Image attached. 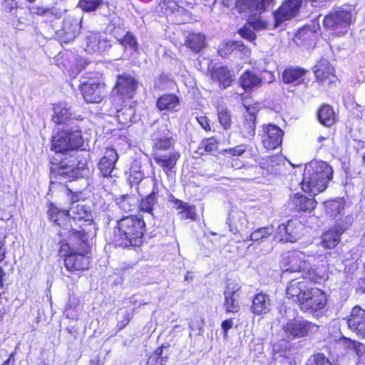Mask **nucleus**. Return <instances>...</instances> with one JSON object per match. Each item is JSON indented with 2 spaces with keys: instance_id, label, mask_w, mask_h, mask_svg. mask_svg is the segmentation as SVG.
<instances>
[{
  "instance_id": "nucleus-14",
  "label": "nucleus",
  "mask_w": 365,
  "mask_h": 365,
  "mask_svg": "<svg viewBox=\"0 0 365 365\" xmlns=\"http://www.w3.org/2000/svg\"><path fill=\"white\" fill-rule=\"evenodd\" d=\"M52 120L58 125H66V128L76 129L79 126L77 123L83 118L81 115H74L66 105L58 104L53 106Z\"/></svg>"
},
{
  "instance_id": "nucleus-51",
  "label": "nucleus",
  "mask_w": 365,
  "mask_h": 365,
  "mask_svg": "<svg viewBox=\"0 0 365 365\" xmlns=\"http://www.w3.org/2000/svg\"><path fill=\"white\" fill-rule=\"evenodd\" d=\"M178 215L180 219L182 220L187 219L194 220L196 218V212L195 207L189 205L186 208L178 212Z\"/></svg>"
},
{
  "instance_id": "nucleus-22",
  "label": "nucleus",
  "mask_w": 365,
  "mask_h": 365,
  "mask_svg": "<svg viewBox=\"0 0 365 365\" xmlns=\"http://www.w3.org/2000/svg\"><path fill=\"white\" fill-rule=\"evenodd\" d=\"M227 224L230 231L233 234L244 233L248 232V220L245 214L238 210H232L229 214Z\"/></svg>"
},
{
  "instance_id": "nucleus-1",
  "label": "nucleus",
  "mask_w": 365,
  "mask_h": 365,
  "mask_svg": "<svg viewBox=\"0 0 365 365\" xmlns=\"http://www.w3.org/2000/svg\"><path fill=\"white\" fill-rule=\"evenodd\" d=\"M59 252L65 256L64 264L70 272L85 270L90 264L91 252L88 237L85 230L73 229L66 243H62Z\"/></svg>"
},
{
  "instance_id": "nucleus-26",
  "label": "nucleus",
  "mask_w": 365,
  "mask_h": 365,
  "mask_svg": "<svg viewBox=\"0 0 365 365\" xmlns=\"http://www.w3.org/2000/svg\"><path fill=\"white\" fill-rule=\"evenodd\" d=\"M118 160L116 150L113 148H107L103 157L98 163V169L103 177L111 175L115 165Z\"/></svg>"
},
{
  "instance_id": "nucleus-48",
  "label": "nucleus",
  "mask_w": 365,
  "mask_h": 365,
  "mask_svg": "<svg viewBox=\"0 0 365 365\" xmlns=\"http://www.w3.org/2000/svg\"><path fill=\"white\" fill-rule=\"evenodd\" d=\"M143 178V173L141 172L140 170L134 169V168L133 167L128 176V181L130 186L135 185H138Z\"/></svg>"
},
{
  "instance_id": "nucleus-39",
  "label": "nucleus",
  "mask_w": 365,
  "mask_h": 365,
  "mask_svg": "<svg viewBox=\"0 0 365 365\" xmlns=\"http://www.w3.org/2000/svg\"><path fill=\"white\" fill-rule=\"evenodd\" d=\"M124 32L125 34L123 35V38L120 40L118 45L122 46L123 52L127 48H130L133 51L138 53L139 47L135 36L130 31H124Z\"/></svg>"
},
{
  "instance_id": "nucleus-6",
  "label": "nucleus",
  "mask_w": 365,
  "mask_h": 365,
  "mask_svg": "<svg viewBox=\"0 0 365 365\" xmlns=\"http://www.w3.org/2000/svg\"><path fill=\"white\" fill-rule=\"evenodd\" d=\"M50 220L53 221L60 227H63L61 232V235L68 236L72 232L73 229H76V221L90 222L92 220V214L88 207L84 205L76 204L72 205L69 210L58 209L56 206L51 204L48 210ZM83 229L82 225L79 226ZM78 230V228H76Z\"/></svg>"
},
{
  "instance_id": "nucleus-56",
  "label": "nucleus",
  "mask_w": 365,
  "mask_h": 365,
  "mask_svg": "<svg viewBox=\"0 0 365 365\" xmlns=\"http://www.w3.org/2000/svg\"><path fill=\"white\" fill-rule=\"evenodd\" d=\"M63 11L58 9L56 8H47L46 10V16L48 17H52L53 16L55 19H61L63 16Z\"/></svg>"
},
{
  "instance_id": "nucleus-8",
  "label": "nucleus",
  "mask_w": 365,
  "mask_h": 365,
  "mask_svg": "<svg viewBox=\"0 0 365 365\" xmlns=\"http://www.w3.org/2000/svg\"><path fill=\"white\" fill-rule=\"evenodd\" d=\"M80 126L76 129L66 128L53 136L51 149L56 153H66L81 148L83 141L81 136Z\"/></svg>"
},
{
  "instance_id": "nucleus-58",
  "label": "nucleus",
  "mask_w": 365,
  "mask_h": 365,
  "mask_svg": "<svg viewBox=\"0 0 365 365\" xmlns=\"http://www.w3.org/2000/svg\"><path fill=\"white\" fill-rule=\"evenodd\" d=\"M30 12L34 14L40 16H46L47 8L39 7V6H31L30 7Z\"/></svg>"
},
{
  "instance_id": "nucleus-21",
  "label": "nucleus",
  "mask_w": 365,
  "mask_h": 365,
  "mask_svg": "<svg viewBox=\"0 0 365 365\" xmlns=\"http://www.w3.org/2000/svg\"><path fill=\"white\" fill-rule=\"evenodd\" d=\"M349 328L358 336L365 338V310L359 306H355L346 319Z\"/></svg>"
},
{
  "instance_id": "nucleus-64",
  "label": "nucleus",
  "mask_w": 365,
  "mask_h": 365,
  "mask_svg": "<svg viewBox=\"0 0 365 365\" xmlns=\"http://www.w3.org/2000/svg\"><path fill=\"white\" fill-rule=\"evenodd\" d=\"M354 346L355 351L356 352V354L359 356L362 352V351L364 350V346L360 343H358V344L354 343Z\"/></svg>"
},
{
  "instance_id": "nucleus-3",
  "label": "nucleus",
  "mask_w": 365,
  "mask_h": 365,
  "mask_svg": "<svg viewBox=\"0 0 365 365\" xmlns=\"http://www.w3.org/2000/svg\"><path fill=\"white\" fill-rule=\"evenodd\" d=\"M117 225L113 236L115 246L125 248L141 245L145 230V223L143 218L128 215L117 220Z\"/></svg>"
},
{
  "instance_id": "nucleus-17",
  "label": "nucleus",
  "mask_w": 365,
  "mask_h": 365,
  "mask_svg": "<svg viewBox=\"0 0 365 365\" xmlns=\"http://www.w3.org/2000/svg\"><path fill=\"white\" fill-rule=\"evenodd\" d=\"M302 6V0H286L282 6L273 12L274 27H278L282 23L289 20L297 15Z\"/></svg>"
},
{
  "instance_id": "nucleus-4",
  "label": "nucleus",
  "mask_w": 365,
  "mask_h": 365,
  "mask_svg": "<svg viewBox=\"0 0 365 365\" xmlns=\"http://www.w3.org/2000/svg\"><path fill=\"white\" fill-rule=\"evenodd\" d=\"M88 157L82 153H76V156L71 155L69 158H63L57 163H52L51 175L63 183L70 182L78 178H88L90 170L88 168Z\"/></svg>"
},
{
  "instance_id": "nucleus-41",
  "label": "nucleus",
  "mask_w": 365,
  "mask_h": 365,
  "mask_svg": "<svg viewBox=\"0 0 365 365\" xmlns=\"http://www.w3.org/2000/svg\"><path fill=\"white\" fill-rule=\"evenodd\" d=\"M118 207L123 212L132 211L135 207V199L129 195H123L115 199Z\"/></svg>"
},
{
  "instance_id": "nucleus-19",
  "label": "nucleus",
  "mask_w": 365,
  "mask_h": 365,
  "mask_svg": "<svg viewBox=\"0 0 365 365\" xmlns=\"http://www.w3.org/2000/svg\"><path fill=\"white\" fill-rule=\"evenodd\" d=\"M263 131L262 142L267 150H274L282 144L284 132L279 127L269 124L263 126Z\"/></svg>"
},
{
  "instance_id": "nucleus-54",
  "label": "nucleus",
  "mask_w": 365,
  "mask_h": 365,
  "mask_svg": "<svg viewBox=\"0 0 365 365\" xmlns=\"http://www.w3.org/2000/svg\"><path fill=\"white\" fill-rule=\"evenodd\" d=\"M227 153L234 156H240L246 151V145H240L234 148L226 149L225 150Z\"/></svg>"
},
{
  "instance_id": "nucleus-38",
  "label": "nucleus",
  "mask_w": 365,
  "mask_h": 365,
  "mask_svg": "<svg viewBox=\"0 0 365 365\" xmlns=\"http://www.w3.org/2000/svg\"><path fill=\"white\" fill-rule=\"evenodd\" d=\"M168 354L169 347L162 346L157 349L155 353L149 357L148 364L151 365H165L168 361Z\"/></svg>"
},
{
  "instance_id": "nucleus-63",
  "label": "nucleus",
  "mask_w": 365,
  "mask_h": 365,
  "mask_svg": "<svg viewBox=\"0 0 365 365\" xmlns=\"http://www.w3.org/2000/svg\"><path fill=\"white\" fill-rule=\"evenodd\" d=\"M174 4V6H170V9H173V11H176L178 13H183V14H187V11L186 10H185L183 8L179 6L177 4H175V2H173Z\"/></svg>"
},
{
  "instance_id": "nucleus-11",
  "label": "nucleus",
  "mask_w": 365,
  "mask_h": 365,
  "mask_svg": "<svg viewBox=\"0 0 365 365\" xmlns=\"http://www.w3.org/2000/svg\"><path fill=\"white\" fill-rule=\"evenodd\" d=\"M80 89L84 100L90 103H101L106 94V86L100 81L83 82Z\"/></svg>"
},
{
  "instance_id": "nucleus-60",
  "label": "nucleus",
  "mask_w": 365,
  "mask_h": 365,
  "mask_svg": "<svg viewBox=\"0 0 365 365\" xmlns=\"http://www.w3.org/2000/svg\"><path fill=\"white\" fill-rule=\"evenodd\" d=\"M120 28H115L112 31L113 36L118 40V43H120V40L123 38V35L125 34L124 31H126L125 29H122L121 32H120Z\"/></svg>"
},
{
  "instance_id": "nucleus-45",
  "label": "nucleus",
  "mask_w": 365,
  "mask_h": 365,
  "mask_svg": "<svg viewBox=\"0 0 365 365\" xmlns=\"http://www.w3.org/2000/svg\"><path fill=\"white\" fill-rule=\"evenodd\" d=\"M331 365L329 357L323 352H315L309 359L307 365Z\"/></svg>"
},
{
  "instance_id": "nucleus-27",
  "label": "nucleus",
  "mask_w": 365,
  "mask_h": 365,
  "mask_svg": "<svg viewBox=\"0 0 365 365\" xmlns=\"http://www.w3.org/2000/svg\"><path fill=\"white\" fill-rule=\"evenodd\" d=\"M271 307V299L268 294L259 292L255 294L252 300L250 311L256 315L268 313Z\"/></svg>"
},
{
  "instance_id": "nucleus-23",
  "label": "nucleus",
  "mask_w": 365,
  "mask_h": 365,
  "mask_svg": "<svg viewBox=\"0 0 365 365\" xmlns=\"http://www.w3.org/2000/svg\"><path fill=\"white\" fill-rule=\"evenodd\" d=\"M309 289L305 281H299L297 279H294L289 281L287 287V294L289 298L299 305L304 299V297L308 294Z\"/></svg>"
},
{
  "instance_id": "nucleus-52",
  "label": "nucleus",
  "mask_w": 365,
  "mask_h": 365,
  "mask_svg": "<svg viewBox=\"0 0 365 365\" xmlns=\"http://www.w3.org/2000/svg\"><path fill=\"white\" fill-rule=\"evenodd\" d=\"M238 33L243 38L247 39L251 42L254 41L256 38L255 31L249 24L244 26L239 30Z\"/></svg>"
},
{
  "instance_id": "nucleus-53",
  "label": "nucleus",
  "mask_w": 365,
  "mask_h": 365,
  "mask_svg": "<svg viewBox=\"0 0 365 365\" xmlns=\"http://www.w3.org/2000/svg\"><path fill=\"white\" fill-rule=\"evenodd\" d=\"M1 6L4 11L14 14L17 10L18 4L15 0H4L1 2Z\"/></svg>"
},
{
  "instance_id": "nucleus-15",
  "label": "nucleus",
  "mask_w": 365,
  "mask_h": 365,
  "mask_svg": "<svg viewBox=\"0 0 365 365\" xmlns=\"http://www.w3.org/2000/svg\"><path fill=\"white\" fill-rule=\"evenodd\" d=\"M274 0H237L236 9L245 15H257L274 5Z\"/></svg>"
},
{
  "instance_id": "nucleus-57",
  "label": "nucleus",
  "mask_w": 365,
  "mask_h": 365,
  "mask_svg": "<svg viewBox=\"0 0 365 365\" xmlns=\"http://www.w3.org/2000/svg\"><path fill=\"white\" fill-rule=\"evenodd\" d=\"M196 120L204 130H211V127L210 125L208 118L206 116H204V115L197 116Z\"/></svg>"
},
{
  "instance_id": "nucleus-5",
  "label": "nucleus",
  "mask_w": 365,
  "mask_h": 365,
  "mask_svg": "<svg viewBox=\"0 0 365 365\" xmlns=\"http://www.w3.org/2000/svg\"><path fill=\"white\" fill-rule=\"evenodd\" d=\"M333 169L326 162L312 160L305 165L302 189L313 195L324 191L332 179Z\"/></svg>"
},
{
  "instance_id": "nucleus-44",
  "label": "nucleus",
  "mask_w": 365,
  "mask_h": 365,
  "mask_svg": "<svg viewBox=\"0 0 365 365\" xmlns=\"http://www.w3.org/2000/svg\"><path fill=\"white\" fill-rule=\"evenodd\" d=\"M303 279H307L310 282L316 284H322L326 280V276L318 274L314 269H313L309 262V267L306 269H302L301 272Z\"/></svg>"
},
{
  "instance_id": "nucleus-42",
  "label": "nucleus",
  "mask_w": 365,
  "mask_h": 365,
  "mask_svg": "<svg viewBox=\"0 0 365 365\" xmlns=\"http://www.w3.org/2000/svg\"><path fill=\"white\" fill-rule=\"evenodd\" d=\"M216 108L220 123L225 130H227L232 124V117L230 110L223 105H218Z\"/></svg>"
},
{
  "instance_id": "nucleus-7",
  "label": "nucleus",
  "mask_w": 365,
  "mask_h": 365,
  "mask_svg": "<svg viewBox=\"0 0 365 365\" xmlns=\"http://www.w3.org/2000/svg\"><path fill=\"white\" fill-rule=\"evenodd\" d=\"M354 20V9L344 4L334 7L324 18V27L337 36L346 34Z\"/></svg>"
},
{
  "instance_id": "nucleus-24",
  "label": "nucleus",
  "mask_w": 365,
  "mask_h": 365,
  "mask_svg": "<svg viewBox=\"0 0 365 365\" xmlns=\"http://www.w3.org/2000/svg\"><path fill=\"white\" fill-rule=\"evenodd\" d=\"M240 289V286L235 282H229L224 291L223 306L227 313H237L240 309L239 302L234 298V295Z\"/></svg>"
},
{
  "instance_id": "nucleus-20",
  "label": "nucleus",
  "mask_w": 365,
  "mask_h": 365,
  "mask_svg": "<svg viewBox=\"0 0 365 365\" xmlns=\"http://www.w3.org/2000/svg\"><path fill=\"white\" fill-rule=\"evenodd\" d=\"M138 86V81L128 74L119 75L117 78L114 91L123 97L133 98Z\"/></svg>"
},
{
  "instance_id": "nucleus-25",
  "label": "nucleus",
  "mask_w": 365,
  "mask_h": 365,
  "mask_svg": "<svg viewBox=\"0 0 365 365\" xmlns=\"http://www.w3.org/2000/svg\"><path fill=\"white\" fill-rule=\"evenodd\" d=\"M314 196L312 195V197H307L297 193L290 197L289 205L298 212H312L317 205Z\"/></svg>"
},
{
  "instance_id": "nucleus-35",
  "label": "nucleus",
  "mask_w": 365,
  "mask_h": 365,
  "mask_svg": "<svg viewBox=\"0 0 365 365\" xmlns=\"http://www.w3.org/2000/svg\"><path fill=\"white\" fill-rule=\"evenodd\" d=\"M240 83L245 90H251L261 86L260 77L252 71H247L240 76Z\"/></svg>"
},
{
  "instance_id": "nucleus-28",
  "label": "nucleus",
  "mask_w": 365,
  "mask_h": 365,
  "mask_svg": "<svg viewBox=\"0 0 365 365\" xmlns=\"http://www.w3.org/2000/svg\"><path fill=\"white\" fill-rule=\"evenodd\" d=\"M307 72L300 67H289L282 73V81L286 84L299 85L304 82V77Z\"/></svg>"
},
{
  "instance_id": "nucleus-43",
  "label": "nucleus",
  "mask_w": 365,
  "mask_h": 365,
  "mask_svg": "<svg viewBox=\"0 0 365 365\" xmlns=\"http://www.w3.org/2000/svg\"><path fill=\"white\" fill-rule=\"evenodd\" d=\"M187 46L195 52L200 51L205 45V36L192 33L187 37Z\"/></svg>"
},
{
  "instance_id": "nucleus-62",
  "label": "nucleus",
  "mask_w": 365,
  "mask_h": 365,
  "mask_svg": "<svg viewBox=\"0 0 365 365\" xmlns=\"http://www.w3.org/2000/svg\"><path fill=\"white\" fill-rule=\"evenodd\" d=\"M173 202L175 204V207L177 208V209H181L182 210H184L185 208L187 207V206H188V204L186 203V202H184L180 200H178V199H175L173 200Z\"/></svg>"
},
{
  "instance_id": "nucleus-18",
  "label": "nucleus",
  "mask_w": 365,
  "mask_h": 365,
  "mask_svg": "<svg viewBox=\"0 0 365 365\" xmlns=\"http://www.w3.org/2000/svg\"><path fill=\"white\" fill-rule=\"evenodd\" d=\"M299 226L300 223L294 220H289L287 224L279 225L274 239L277 242H296L300 236Z\"/></svg>"
},
{
  "instance_id": "nucleus-29",
  "label": "nucleus",
  "mask_w": 365,
  "mask_h": 365,
  "mask_svg": "<svg viewBox=\"0 0 365 365\" xmlns=\"http://www.w3.org/2000/svg\"><path fill=\"white\" fill-rule=\"evenodd\" d=\"M344 210V202L342 199L329 200L325 202V210L329 217L336 221L335 225L338 222H343V220L346 216L342 214Z\"/></svg>"
},
{
  "instance_id": "nucleus-30",
  "label": "nucleus",
  "mask_w": 365,
  "mask_h": 365,
  "mask_svg": "<svg viewBox=\"0 0 365 365\" xmlns=\"http://www.w3.org/2000/svg\"><path fill=\"white\" fill-rule=\"evenodd\" d=\"M80 26L76 21L73 23L66 21L63 28L56 32V36L61 43H69L75 39L79 33Z\"/></svg>"
},
{
  "instance_id": "nucleus-2",
  "label": "nucleus",
  "mask_w": 365,
  "mask_h": 365,
  "mask_svg": "<svg viewBox=\"0 0 365 365\" xmlns=\"http://www.w3.org/2000/svg\"><path fill=\"white\" fill-rule=\"evenodd\" d=\"M153 159L167 175L173 172L180 157L175 149V140L165 125H161L152 135Z\"/></svg>"
},
{
  "instance_id": "nucleus-59",
  "label": "nucleus",
  "mask_w": 365,
  "mask_h": 365,
  "mask_svg": "<svg viewBox=\"0 0 365 365\" xmlns=\"http://www.w3.org/2000/svg\"><path fill=\"white\" fill-rule=\"evenodd\" d=\"M66 192H67L68 200L70 201L71 206L76 205L75 202H77L78 201V195L73 193L70 190H67Z\"/></svg>"
},
{
  "instance_id": "nucleus-61",
  "label": "nucleus",
  "mask_w": 365,
  "mask_h": 365,
  "mask_svg": "<svg viewBox=\"0 0 365 365\" xmlns=\"http://www.w3.org/2000/svg\"><path fill=\"white\" fill-rule=\"evenodd\" d=\"M233 322L232 319H226L222 322L221 327L223 331L227 334V331L232 327Z\"/></svg>"
},
{
  "instance_id": "nucleus-40",
  "label": "nucleus",
  "mask_w": 365,
  "mask_h": 365,
  "mask_svg": "<svg viewBox=\"0 0 365 365\" xmlns=\"http://www.w3.org/2000/svg\"><path fill=\"white\" fill-rule=\"evenodd\" d=\"M158 203L157 194L153 189V192L143 198L139 204L140 211L152 213L155 205Z\"/></svg>"
},
{
  "instance_id": "nucleus-47",
  "label": "nucleus",
  "mask_w": 365,
  "mask_h": 365,
  "mask_svg": "<svg viewBox=\"0 0 365 365\" xmlns=\"http://www.w3.org/2000/svg\"><path fill=\"white\" fill-rule=\"evenodd\" d=\"M247 24L256 31L267 29L268 27V22L260 17L250 19Z\"/></svg>"
},
{
  "instance_id": "nucleus-55",
  "label": "nucleus",
  "mask_w": 365,
  "mask_h": 365,
  "mask_svg": "<svg viewBox=\"0 0 365 365\" xmlns=\"http://www.w3.org/2000/svg\"><path fill=\"white\" fill-rule=\"evenodd\" d=\"M259 77H260V84H262V83H271L275 79L274 73L271 71H264L262 73H261Z\"/></svg>"
},
{
  "instance_id": "nucleus-10",
  "label": "nucleus",
  "mask_w": 365,
  "mask_h": 365,
  "mask_svg": "<svg viewBox=\"0 0 365 365\" xmlns=\"http://www.w3.org/2000/svg\"><path fill=\"white\" fill-rule=\"evenodd\" d=\"M352 222L353 217L346 215L343 222H338L334 227L322 235V246L327 249L335 247L340 241L341 235L351 225Z\"/></svg>"
},
{
  "instance_id": "nucleus-49",
  "label": "nucleus",
  "mask_w": 365,
  "mask_h": 365,
  "mask_svg": "<svg viewBox=\"0 0 365 365\" xmlns=\"http://www.w3.org/2000/svg\"><path fill=\"white\" fill-rule=\"evenodd\" d=\"M240 46H243L242 43L237 41L223 43L221 45L218 52L221 56H225L232 53L235 48H237Z\"/></svg>"
},
{
  "instance_id": "nucleus-36",
  "label": "nucleus",
  "mask_w": 365,
  "mask_h": 365,
  "mask_svg": "<svg viewBox=\"0 0 365 365\" xmlns=\"http://www.w3.org/2000/svg\"><path fill=\"white\" fill-rule=\"evenodd\" d=\"M319 121L327 127L331 126L335 123V113L329 105H323L318 111Z\"/></svg>"
},
{
  "instance_id": "nucleus-31",
  "label": "nucleus",
  "mask_w": 365,
  "mask_h": 365,
  "mask_svg": "<svg viewBox=\"0 0 365 365\" xmlns=\"http://www.w3.org/2000/svg\"><path fill=\"white\" fill-rule=\"evenodd\" d=\"M334 68L326 59H322L315 66L314 73L318 81L321 82H333L335 76L333 75Z\"/></svg>"
},
{
  "instance_id": "nucleus-12",
  "label": "nucleus",
  "mask_w": 365,
  "mask_h": 365,
  "mask_svg": "<svg viewBox=\"0 0 365 365\" xmlns=\"http://www.w3.org/2000/svg\"><path fill=\"white\" fill-rule=\"evenodd\" d=\"M111 47L110 41L106 34L88 32L84 38L85 51L90 53H103Z\"/></svg>"
},
{
  "instance_id": "nucleus-37",
  "label": "nucleus",
  "mask_w": 365,
  "mask_h": 365,
  "mask_svg": "<svg viewBox=\"0 0 365 365\" xmlns=\"http://www.w3.org/2000/svg\"><path fill=\"white\" fill-rule=\"evenodd\" d=\"M274 232V228L272 226L259 227L253 230L249 237L245 240V242L247 240L253 242H262L273 235Z\"/></svg>"
},
{
  "instance_id": "nucleus-33",
  "label": "nucleus",
  "mask_w": 365,
  "mask_h": 365,
  "mask_svg": "<svg viewBox=\"0 0 365 365\" xmlns=\"http://www.w3.org/2000/svg\"><path fill=\"white\" fill-rule=\"evenodd\" d=\"M256 115L247 110L244 115V122L241 128V133L244 138H252L255 135Z\"/></svg>"
},
{
  "instance_id": "nucleus-32",
  "label": "nucleus",
  "mask_w": 365,
  "mask_h": 365,
  "mask_svg": "<svg viewBox=\"0 0 365 365\" xmlns=\"http://www.w3.org/2000/svg\"><path fill=\"white\" fill-rule=\"evenodd\" d=\"M211 78L213 81L219 82L220 86L223 88L230 86L232 81L230 71L226 66L213 68L211 71Z\"/></svg>"
},
{
  "instance_id": "nucleus-50",
  "label": "nucleus",
  "mask_w": 365,
  "mask_h": 365,
  "mask_svg": "<svg viewBox=\"0 0 365 365\" xmlns=\"http://www.w3.org/2000/svg\"><path fill=\"white\" fill-rule=\"evenodd\" d=\"M101 0H80V7L86 11H94L101 4Z\"/></svg>"
},
{
  "instance_id": "nucleus-9",
  "label": "nucleus",
  "mask_w": 365,
  "mask_h": 365,
  "mask_svg": "<svg viewBox=\"0 0 365 365\" xmlns=\"http://www.w3.org/2000/svg\"><path fill=\"white\" fill-rule=\"evenodd\" d=\"M319 326L302 317L288 319L282 325L284 336L287 341L307 337L317 333Z\"/></svg>"
},
{
  "instance_id": "nucleus-46",
  "label": "nucleus",
  "mask_w": 365,
  "mask_h": 365,
  "mask_svg": "<svg viewBox=\"0 0 365 365\" xmlns=\"http://www.w3.org/2000/svg\"><path fill=\"white\" fill-rule=\"evenodd\" d=\"M218 148V141L215 138L204 139L199 147V150L203 149L205 152L211 153Z\"/></svg>"
},
{
  "instance_id": "nucleus-13",
  "label": "nucleus",
  "mask_w": 365,
  "mask_h": 365,
  "mask_svg": "<svg viewBox=\"0 0 365 365\" xmlns=\"http://www.w3.org/2000/svg\"><path fill=\"white\" fill-rule=\"evenodd\" d=\"M307 294L299 304L302 311L313 312L321 310L326 306L327 296L321 289L310 288Z\"/></svg>"
},
{
  "instance_id": "nucleus-16",
  "label": "nucleus",
  "mask_w": 365,
  "mask_h": 365,
  "mask_svg": "<svg viewBox=\"0 0 365 365\" xmlns=\"http://www.w3.org/2000/svg\"><path fill=\"white\" fill-rule=\"evenodd\" d=\"M309 267V262L302 257V253L299 252H289L286 253L281 262V267L283 274L288 272H301Z\"/></svg>"
},
{
  "instance_id": "nucleus-34",
  "label": "nucleus",
  "mask_w": 365,
  "mask_h": 365,
  "mask_svg": "<svg viewBox=\"0 0 365 365\" xmlns=\"http://www.w3.org/2000/svg\"><path fill=\"white\" fill-rule=\"evenodd\" d=\"M178 97L173 94L161 96L157 101V107L160 110L175 111L179 106Z\"/></svg>"
}]
</instances>
